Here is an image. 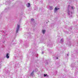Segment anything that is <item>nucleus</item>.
Segmentation results:
<instances>
[{
	"label": "nucleus",
	"instance_id": "obj_1",
	"mask_svg": "<svg viewBox=\"0 0 78 78\" xmlns=\"http://www.w3.org/2000/svg\"><path fill=\"white\" fill-rule=\"evenodd\" d=\"M19 28H20V26L19 25H17V29L16 30V32L17 33L19 31Z\"/></svg>",
	"mask_w": 78,
	"mask_h": 78
},
{
	"label": "nucleus",
	"instance_id": "obj_2",
	"mask_svg": "<svg viewBox=\"0 0 78 78\" xmlns=\"http://www.w3.org/2000/svg\"><path fill=\"white\" fill-rule=\"evenodd\" d=\"M9 54L8 53H7L6 54V57L7 58H8H8H9Z\"/></svg>",
	"mask_w": 78,
	"mask_h": 78
},
{
	"label": "nucleus",
	"instance_id": "obj_3",
	"mask_svg": "<svg viewBox=\"0 0 78 78\" xmlns=\"http://www.w3.org/2000/svg\"><path fill=\"white\" fill-rule=\"evenodd\" d=\"M30 3H28V5L27 6V7L28 8H29V7H30Z\"/></svg>",
	"mask_w": 78,
	"mask_h": 78
},
{
	"label": "nucleus",
	"instance_id": "obj_4",
	"mask_svg": "<svg viewBox=\"0 0 78 78\" xmlns=\"http://www.w3.org/2000/svg\"><path fill=\"white\" fill-rule=\"evenodd\" d=\"M59 9V8L57 9L56 8V7H55V11H57V10H58V9Z\"/></svg>",
	"mask_w": 78,
	"mask_h": 78
},
{
	"label": "nucleus",
	"instance_id": "obj_5",
	"mask_svg": "<svg viewBox=\"0 0 78 78\" xmlns=\"http://www.w3.org/2000/svg\"><path fill=\"white\" fill-rule=\"evenodd\" d=\"M34 73V71H33L30 74L31 75H33Z\"/></svg>",
	"mask_w": 78,
	"mask_h": 78
},
{
	"label": "nucleus",
	"instance_id": "obj_6",
	"mask_svg": "<svg viewBox=\"0 0 78 78\" xmlns=\"http://www.w3.org/2000/svg\"><path fill=\"white\" fill-rule=\"evenodd\" d=\"M45 30H42V32L43 34H45Z\"/></svg>",
	"mask_w": 78,
	"mask_h": 78
},
{
	"label": "nucleus",
	"instance_id": "obj_7",
	"mask_svg": "<svg viewBox=\"0 0 78 78\" xmlns=\"http://www.w3.org/2000/svg\"><path fill=\"white\" fill-rule=\"evenodd\" d=\"M47 75V74H44V76H46Z\"/></svg>",
	"mask_w": 78,
	"mask_h": 78
},
{
	"label": "nucleus",
	"instance_id": "obj_8",
	"mask_svg": "<svg viewBox=\"0 0 78 78\" xmlns=\"http://www.w3.org/2000/svg\"><path fill=\"white\" fill-rule=\"evenodd\" d=\"M31 20L32 21H33V20H34V19H31Z\"/></svg>",
	"mask_w": 78,
	"mask_h": 78
},
{
	"label": "nucleus",
	"instance_id": "obj_9",
	"mask_svg": "<svg viewBox=\"0 0 78 78\" xmlns=\"http://www.w3.org/2000/svg\"><path fill=\"white\" fill-rule=\"evenodd\" d=\"M71 8L73 9V7H72Z\"/></svg>",
	"mask_w": 78,
	"mask_h": 78
},
{
	"label": "nucleus",
	"instance_id": "obj_10",
	"mask_svg": "<svg viewBox=\"0 0 78 78\" xmlns=\"http://www.w3.org/2000/svg\"><path fill=\"white\" fill-rule=\"evenodd\" d=\"M57 59H58V58H57Z\"/></svg>",
	"mask_w": 78,
	"mask_h": 78
}]
</instances>
